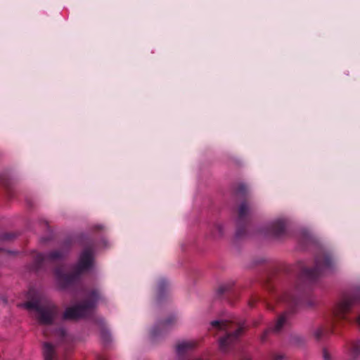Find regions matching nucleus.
Here are the masks:
<instances>
[{"label": "nucleus", "instance_id": "obj_1", "mask_svg": "<svg viewBox=\"0 0 360 360\" xmlns=\"http://www.w3.org/2000/svg\"><path fill=\"white\" fill-rule=\"evenodd\" d=\"M211 326L217 330H225L227 333L226 336L219 340V349L224 353L228 352L243 329L242 325L231 317L213 321L211 322Z\"/></svg>", "mask_w": 360, "mask_h": 360}, {"label": "nucleus", "instance_id": "obj_2", "mask_svg": "<svg viewBox=\"0 0 360 360\" xmlns=\"http://www.w3.org/2000/svg\"><path fill=\"white\" fill-rule=\"evenodd\" d=\"M75 316H37V322L44 327V333L47 335L49 332H55L60 336L65 335V330L60 325V321L68 320Z\"/></svg>", "mask_w": 360, "mask_h": 360}, {"label": "nucleus", "instance_id": "obj_3", "mask_svg": "<svg viewBox=\"0 0 360 360\" xmlns=\"http://www.w3.org/2000/svg\"><path fill=\"white\" fill-rule=\"evenodd\" d=\"M28 312H37L39 315H52L56 313V307L51 303H42L38 299L34 298L30 301L18 305Z\"/></svg>", "mask_w": 360, "mask_h": 360}, {"label": "nucleus", "instance_id": "obj_4", "mask_svg": "<svg viewBox=\"0 0 360 360\" xmlns=\"http://www.w3.org/2000/svg\"><path fill=\"white\" fill-rule=\"evenodd\" d=\"M93 264V253L91 249H85L80 255L79 262L76 266V273L77 275L83 271L90 269Z\"/></svg>", "mask_w": 360, "mask_h": 360}, {"label": "nucleus", "instance_id": "obj_5", "mask_svg": "<svg viewBox=\"0 0 360 360\" xmlns=\"http://www.w3.org/2000/svg\"><path fill=\"white\" fill-rule=\"evenodd\" d=\"M197 345V342L193 340H181L176 343V352L178 355L181 356L186 352L193 349Z\"/></svg>", "mask_w": 360, "mask_h": 360}, {"label": "nucleus", "instance_id": "obj_6", "mask_svg": "<svg viewBox=\"0 0 360 360\" xmlns=\"http://www.w3.org/2000/svg\"><path fill=\"white\" fill-rule=\"evenodd\" d=\"M290 325L288 316H278L273 326L269 329L274 333H278L285 329Z\"/></svg>", "mask_w": 360, "mask_h": 360}, {"label": "nucleus", "instance_id": "obj_7", "mask_svg": "<svg viewBox=\"0 0 360 360\" xmlns=\"http://www.w3.org/2000/svg\"><path fill=\"white\" fill-rule=\"evenodd\" d=\"M354 303L353 297H343L336 304L337 313H347L349 311Z\"/></svg>", "mask_w": 360, "mask_h": 360}, {"label": "nucleus", "instance_id": "obj_8", "mask_svg": "<svg viewBox=\"0 0 360 360\" xmlns=\"http://www.w3.org/2000/svg\"><path fill=\"white\" fill-rule=\"evenodd\" d=\"M349 353L350 356L353 360H355L360 356V341L356 340L351 344Z\"/></svg>", "mask_w": 360, "mask_h": 360}, {"label": "nucleus", "instance_id": "obj_9", "mask_svg": "<svg viewBox=\"0 0 360 360\" xmlns=\"http://www.w3.org/2000/svg\"><path fill=\"white\" fill-rule=\"evenodd\" d=\"M54 355V348L50 343L44 344V356L45 360H53Z\"/></svg>", "mask_w": 360, "mask_h": 360}, {"label": "nucleus", "instance_id": "obj_10", "mask_svg": "<svg viewBox=\"0 0 360 360\" xmlns=\"http://www.w3.org/2000/svg\"><path fill=\"white\" fill-rule=\"evenodd\" d=\"M84 311L78 307H70L68 309L64 315H84Z\"/></svg>", "mask_w": 360, "mask_h": 360}, {"label": "nucleus", "instance_id": "obj_11", "mask_svg": "<svg viewBox=\"0 0 360 360\" xmlns=\"http://www.w3.org/2000/svg\"><path fill=\"white\" fill-rule=\"evenodd\" d=\"M248 210V207L246 204H242L239 207V215L240 217H243L245 215Z\"/></svg>", "mask_w": 360, "mask_h": 360}, {"label": "nucleus", "instance_id": "obj_12", "mask_svg": "<svg viewBox=\"0 0 360 360\" xmlns=\"http://www.w3.org/2000/svg\"><path fill=\"white\" fill-rule=\"evenodd\" d=\"M75 276V275L74 276H70V275H63V276H61V275H58V278L60 280V281H66L67 282H71L72 281L74 277Z\"/></svg>", "mask_w": 360, "mask_h": 360}, {"label": "nucleus", "instance_id": "obj_13", "mask_svg": "<svg viewBox=\"0 0 360 360\" xmlns=\"http://www.w3.org/2000/svg\"><path fill=\"white\" fill-rule=\"evenodd\" d=\"M275 226H278V231H276V234H279L284 229V224L282 221H277L274 224Z\"/></svg>", "mask_w": 360, "mask_h": 360}, {"label": "nucleus", "instance_id": "obj_14", "mask_svg": "<svg viewBox=\"0 0 360 360\" xmlns=\"http://www.w3.org/2000/svg\"><path fill=\"white\" fill-rule=\"evenodd\" d=\"M283 355L281 354H274L271 356V360H283Z\"/></svg>", "mask_w": 360, "mask_h": 360}, {"label": "nucleus", "instance_id": "obj_15", "mask_svg": "<svg viewBox=\"0 0 360 360\" xmlns=\"http://www.w3.org/2000/svg\"><path fill=\"white\" fill-rule=\"evenodd\" d=\"M60 257V254L58 252H53L50 255V257L51 259H56Z\"/></svg>", "mask_w": 360, "mask_h": 360}, {"label": "nucleus", "instance_id": "obj_16", "mask_svg": "<svg viewBox=\"0 0 360 360\" xmlns=\"http://www.w3.org/2000/svg\"><path fill=\"white\" fill-rule=\"evenodd\" d=\"M246 190V188L244 185H240L238 188V193H242Z\"/></svg>", "mask_w": 360, "mask_h": 360}, {"label": "nucleus", "instance_id": "obj_17", "mask_svg": "<svg viewBox=\"0 0 360 360\" xmlns=\"http://www.w3.org/2000/svg\"><path fill=\"white\" fill-rule=\"evenodd\" d=\"M323 357L325 359V360H330V354L326 352V351H324L323 352Z\"/></svg>", "mask_w": 360, "mask_h": 360}, {"label": "nucleus", "instance_id": "obj_18", "mask_svg": "<svg viewBox=\"0 0 360 360\" xmlns=\"http://www.w3.org/2000/svg\"><path fill=\"white\" fill-rule=\"evenodd\" d=\"M354 322L358 324L360 326V316H356Z\"/></svg>", "mask_w": 360, "mask_h": 360}, {"label": "nucleus", "instance_id": "obj_19", "mask_svg": "<svg viewBox=\"0 0 360 360\" xmlns=\"http://www.w3.org/2000/svg\"><path fill=\"white\" fill-rule=\"evenodd\" d=\"M321 330H317L316 333H315V336L317 339H319L321 338Z\"/></svg>", "mask_w": 360, "mask_h": 360}, {"label": "nucleus", "instance_id": "obj_20", "mask_svg": "<svg viewBox=\"0 0 360 360\" xmlns=\"http://www.w3.org/2000/svg\"><path fill=\"white\" fill-rule=\"evenodd\" d=\"M99 292L98 291H94L93 293H92V295L96 297V298H98L99 297Z\"/></svg>", "mask_w": 360, "mask_h": 360}, {"label": "nucleus", "instance_id": "obj_21", "mask_svg": "<svg viewBox=\"0 0 360 360\" xmlns=\"http://www.w3.org/2000/svg\"><path fill=\"white\" fill-rule=\"evenodd\" d=\"M266 333H267V332H265V333H264V335L261 337V340H262V341H264V340H265V338H266Z\"/></svg>", "mask_w": 360, "mask_h": 360}, {"label": "nucleus", "instance_id": "obj_22", "mask_svg": "<svg viewBox=\"0 0 360 360\" xmlns=\"http://www.w3.org/2000/svg\"><path fill=\"white\" fill-rule=\"evenodd\" d=\"M40 259H44V257L42 255H39Z\"/></svg>", "mask_w": 360, "mask_h": 360}, {"label": "nucleus", "instance_id": "obj_23", "mask_svg": "<svg viewBox=\"0 0 360 360\" xmlns=\"http://www.w3.org/2000/svg\"><path fill=\"white\" fill-rule=\"evenodd\" d=\"M219 290H220L221 292H223V290H224L222 289V288H219Z\"/></svg>", "mask_w": 360, "mask_h": 360}, {"label": "nucleus", "instance_id": "obj_24", "mask_svg": "<svg viewBox=\"0 0 360 360\" xmlns=\"http://www.w3.org/2000/svg\"><path fill=\"white\" fill-rule=\"evenodd\" d=\"M195 360H199V359H195Z\"/></svg>", "mask_w": 360, "mask_h": 360}]
</instances>
